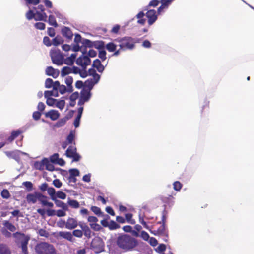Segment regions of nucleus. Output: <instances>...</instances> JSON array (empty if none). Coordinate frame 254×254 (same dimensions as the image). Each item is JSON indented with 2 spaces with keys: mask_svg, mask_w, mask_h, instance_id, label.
Wrapping results in <instances>:
<instances>
[{
  "mask_svg": "<svg viewBox=\"0 0 254 254\" xmlns=\"http://www.w3.org/2000/svg\"><path fill=\"white\" fill-rule=\"evenodd\" d=\"M64 42L63 39L60 36H57L53 39L52 44L55 46L62 44Z\"/></svg>",
  "mask_w": 254,
  "mask_h": 254,
  "instance_id": "c85d7f7f",
  "label": "nucleus"
},
{
  "mask_svg": "<svg viewBox=\"0 0 254 254\" xmlns=\"http://www.w3.org/2000/svg\"><path fill=\"white\" fill-rule=\"evenodd\" d=\"M38 198L37 200H38L41 204L44 206L46 202L47 201V197L43 195L42 193L39 192L37 193Z\"/></svg>",
  "mask_w": 254,
  "mask_h": 254,
  "instance_id": "f704fd0d",
  "label": "nucleus"
},
{
  "mask_svg": "<svg viewBox=\"0 0 254 254\" xmlns=\"http://www.w3.org/2000/svg\"><path fill=\"white\" fill-rule=\"evenodd\" d=\"M74 137L75 136L73 132H70L69 134L68 135L66 141L68 142V143L69 144L72 143L74 140Z\"/></svg>",
  "mask_w": 254,
  "mask_h": 254,
  "instance_id": "4d7b16f0",
  "label": "nucleus"
},
{
  "mask_svg": "<svg viewBox=\"0 0 254 254\" xmlns=\"http://www.w3.org/2000/svg\"><path fill=\"white\" fill-rule=\"evenodd\" d=\"M59 154L58 153H54L52 156H51L50 159V161L53 163L56 164L59 159Z\"/></svg>",
  "mask_w": 254,
  "mask_h": 254,
  "instance_id": "13d9d810",
  "label": "nucleus"
},
{
  "mask_svg": "<svg viewBox=\"0 0 254 254\" xmlns=\"http://www.w3.org/2000/svg\"><path fill=\"white\" fill-rule=\"evenodd\" d=\"M22 185L26 187L27 191H30L33 189V185L32 182L30 181L24 182Z\"/></svg>",
  "mask_w": 254,
  "mask_h": 254,
  "instance_id": "49530a36",
  "label": "nucleus"
},
{
  "mask_svg": "<svg viewBox=\"0 0 254 254\" xmlns=\"http://www.w3.org/2000/svg\"><path fill=\"white\" fill-rule=\"evenodd\" d=\"M56 195L58 198L62 199H65L66 196V194L62 191H58L56 193Z\"/></svg>",
  "mask_w": 254,
  "mask_h": 254,
  "instance_id": "bf43d9fd",
  "label": "nucleus"
},
{
  "mask_svg": "<svg viewBox=\"0 0 254 254\" xmlns=\"http://www.w3.org/2000/svg\"><path fill=\"white\" fill-rule=\"evenodd\" d=\"M160 1L159 0H151L149 3L148 4V5L146 7V8L144 9L145 10H147L148 9V8L151 7V6H152V7H156L158 4L159 3H160Z\"/></svg>",
  "mask_w": 254,
  "mask_h": 254,
  "instance_id": "c03bdc74",
  "label": "nucleus"
},
{
  "mask_svg": "<svg viewBox=\"0 0 254 254\" xmlns=\"http://www.w3.org/2000/svg\"><path fill=\"white\" fill-rule=\"evenodd\" d=\"M74 236L77 238H81L83 236L82 230L76 229L72 232V236Z\"/></svg>",
  "mask_w": 254,
  "mask_h": 254,
  "instance_id": "09e8293b",
  "label": "nucleus"
},
{
  "mask_svg": "<svg viewBox=\"0 0 254 254\" xmlns=\"http://www.w3.org/2000/svg\"><path fill=\"white\" fill-rule=\"evenodd\" d=\"M117 245L125 251H129L137 246L138 242L133 237L129 235L124 234L117 238Z\"/></svg>",
  "mask_w": 254,
  "mask_h": 254,
  "instance_id": "f257e3e1",
  "label": "nucleus"
},
{
  "mask_svg": "<svg viewBox=\"0 0 254 254\" xmlns=\"http://www.w3.org/2000/svg\"><path fill=\"white\" fill-rule=\"evenodd\" d=\"M82 45L81 46V49H83L82 53L86 54V48H91L93 46V42L89 39H83L82 41Z\"/></svg>",
  "mask_w": 254,
  "mask_h": 254,
  "instance_id": "dca6fc26",
  "label": "nucleus"
},
{
  "mask_svg": "<svg viewBox=\"0 0 254 254\" xmlns=\"http://www.w3.org/2000/svg\"><path fill=\"white\" fill-rule=\"evenodd\" d=\"M35 27L37 29L42 30L45 29V24L42 22H37L35 24Z\"/></svg>",
  "mask_w": 254,
  "mask_h": 254,
  "instance_id": "680f3d73",
  "label": "nucleus"
},
{
  "mask_svg": "<svg viewBox=\"0 0 254 254\" xmlns=\"http://www.w3.org/2000/svg\"><path fill=\"white\" fill-rule=\"evenodd\" d=\"M1 233L2 235H4L6 238H10L12 236L11 232L8 230H5V228L1 229Z\"/></svg>",
  "mask_w": 254,
  "mask_h": 254,
  "instance_id": "052dcab7",
  "label": "nucleus"
},
{
  "mask_svg": "<svg viewBox=\"0 0 254 254\" xmlns=\"http://www.w3.org/2000/svg\"><path fill=\"white\" fill-rule=\"evenodd\" d=\"M50 56L52 62L57 65H61L64 63V56L60 50L54 49L50 51Z\"/></svg>",
  "mask_w": 254,
  "mask_h": 254,
  "instance_id": "20e7f679",
  "label": "nucleus"
},
{
  "mask_svg": "<svg viewBox=\"0 0 254 254\" xmlns=\"http://www.w3.org/2000/svg\"><path fill=\"white\" fill-rule=\"evenodd\" d=\"M46 73L48 76L56 78L59 75L60 72L58 69H54L52 66H48L46 69Z\"/></svg>",
  "mask_w": 254,
  "mask_h": 254,
  "instance_id": "ddd939ff",
  "label": "nucleus"
},
{
  "mask_svg": "<svg viewBox=\"0 0 254 254\" xmlns=\"http://www.w3.org/2000/svg\"><path fill=\"white\" fill-rule=\"evenodd\" d=\"M62 34L63 36L68 40H71L72 38L73 33L69 27L64 26L62 29Z\"/></svg>",
  "mask_w": 254,
  "mask_h": 254,
  "instance_id": "a211bd4d",
  "label": "nucleus"
},
{
  "mask_svg": "<svg viewBox=\"0 0 254 254\" xmlns=\"http://www.w3.org/2000/svg\"><path fill=\"white\" fill-rule=\"evenodd\" d=\"M91 210L96 215H97L99 216L102 215V214H103V213L102 212V211L101 210V209L97 206H92L91 207Z\"/></svg>",
  "mask_w": 254,
  "mask_h": 254,
  "instance_id": "a18cd8bd",
  "label": "nucleus"
},
{
  "mask_svg": "<svg viewBox=\"0 0 254 254\" xmlns=\"http://www.w3.org/2000/svg\"><path fill=\"white\" fill-rule=\"evenodd\" d=\"M91 247L95 253H99L104 250V242L100 237H95L91 241Z\"/></svg>",
  "mask_w": 254,
  "mask_h": 254,
  "instance_id": "423d86ee",
  "label": "nucleus"
},
{
  "mask_svg": "<svg viewBox=\"0 0 254 254\" xmlns=\"http://www.w3.org/2000/svg\"><path fill=\"white\" fill-rule=\"evenodd\" d=\"M69 176L75 177L78 176L80 174L79 171L77 169H71L69 170Z\"/></svg>",
  "mask_w": 254,
  "mask_h": 254,
  "instance_id": "8fccbe9b",
  "label": "nucleus"
},
{
  "mask_svg": "<svg viewBox=\"0 0 254 254\" xmlns=\"http://www.w3.org/2000/svg\"><path fill=\"white\" fill-rule=\"evenodd\" d=\"M93 46L99 50H102L105 49V43L102 41L95 42Z\"/></svg>",
  "mask_w": 254,
  "mask_h": 254,
  "instance_id": "7c9ffc66",
  "label": "nucleus"
},
{
  "mask_svg": "<svg viewBox=\"0 0 254 254\" xmlns=\"http://www.w3.org/2000/svg\"><path fill=\"white\" fill-rule=\"evenodd\" d=\"M92 66L96 68L99 72H102L104 70V67L99 59H96L93 61Z\"/></svg>",
  "mask_w": 254,
  "mask_h": 254,
  "instance_id": "412c9836",
  "label": "nucleus"
},
{
  "mask_svg": "<svg viewBox=\"0 0 254 254\" xmlns=\"http://www.w3.org/2000/svg\"><path fill=\"white\" fill-rule=\"evenodd\" d=\"M160 2H161L162 4L158 8V13L159 14H160L161 13V12L165 8H167L168 7V6H169V5L171 3H169V2H168L167 1H162V0H161Z\"/></svg>",
  "mask_w": 254,
  "mask_h": 254,
  "instance_id": "72a5a7b5",
  "label": "nucleus"
},
{
  "mask_svg": "<svg viewBox=\"0 0 254 254\" xmlns=\"http://www.w3.org/2000/svg\"><path fill=\"white\" fill-rule=\"evenodd\" d=\"M44 161H45L44 166L46 167V169L49 171L54 170V166L50 163V161L47 158H44Z\"/></svg>",
  "mask_w": 254,
  "mask_h": 254,
  "instance_id": "c9c22d12",
  "label": "nucleus"
},
{
  "mask_svg": "<svg viewBox=\"0 0 254 254\" xmlns=\"http://www.w3.org/2000/svg\"><path fill=\"white\" fill-rule=\"evenodd\" d=\"M4 153L9 158H12L16 160L19 158V154L18 152L16 150L13 151H6Z\"/></svg>",
  "mask_w": 254,
  "mask_h": 254,
  "instance_id": "5701e85b",
  "label": "nucleus"
},
{
  "mask_svg": "<svg viewBox=\"0 0 254 254\" xmlns=\"http://www.w3.org/2000/svg\"><path fill=\"white\" fill-rule=\"evenodd\" d=\"M76 148L72 145L69 146L65 152L66 156L70 158H72L73 161H78L81 158L80 155L77 153Z\"/></svg>",
  "mask_w": 254,
  "mask_h": 254,
  "instance_id": "0eeeda50",
  "label": "nucleus"
},
{
  "mask_svg": "<svg viewBox=\"0 0 254 254\" xmlns=\"http://www.w3.org/2000/svg\"><path fill=\"white\" fill-rule=\"evenodd\" d=\"M167 217V212L165 210H164L162 213L161 221L158 222V224H162V225H165L166 222Z\"/></svg>",
  "mask_w": 254,
  "mask_h": 254,
  "instance_id": "4c0bfd02",
  "label": "nucleus"
},
{
  "mask_svg": "<svg viewBox=\"0 0 254 254\" xmlns=\"http://www.w3.org/2000/svg\"><path fill=\"white\" fill-rule=\"evenodd\" d=\"M63 223L65 224L66 228L69 230L74 229L78 226L77 220L76 219L71 217L68 218L66 222L64 221H63Z\"/></svg>",
  "mask_w": 254,
  "mask_h": 254,
  "instance_id": "1a4fd4ad",
  "label": "nucleus"
},
{
  "mask_svg": "<svg viewBox=\"0 0 254 254\" xmlns=\"http://www.w3.org/2000/svg\"><path fill=\"white\" fill-rule=\"evenodd\" d=\"M41 113L39 111L34 112L32 115L33 118L35 120H38L40 119Z\"/></svg>",
  "mask_w": 254,
  "mask_h": 254,
  "instance_id": "0e129e2a",
  "label": "nucleus"
},
{
  "mask_svg": "<svg viewBox=\"0 0 254 254\" xmlns=\"http://www.w3.org/2000/svg\"><path fill=\"white\" fill-rule=\"evenodd\" d=\"M71 73H72V69L71 67L65 66L63 68L61 71V75L64 76Z\"/></svg>",
  "mask_w": 254,
  "mask_h": 254,
  "instance_id": "c756f323",
  "label": "nucleus"
},
{
  "mask_svg": "<svg viewBox=\"0 0 254 254\" xmlns=\"http://www.w3.org/2000/svg\"><path fill=\"white\" fill-rule=\"evenodd\" d=\"M45 161L43 159L41 161H36L34 164V168L39 170H43L44 169Z\"/></svg>",
  "mask_w": 254,
  "mask_h": 254,
  "instance_id": "cd10ccee",
  "label": "nucleus"
},
{
  "mask_svg": "<svg viewBox=\"0 0 254 254\" xmlns=\"http://www.w3.org/2000/svg\"><path fill=\"white\" fill-rule=\"evenodd\" d=\"M48 22L50 25H52L55 27H57L58 26V24L56 21V18L53 15H49Z\"/></svg>",
  "mask_w": 254,
  "mask_h": 254,
  "instance_id": "2f4dec72",
  "label": "nucleus"
},
{
  "mask_svg": "<svg viewBox=\"0 0 254 254\" xmlns=\"http://www.w3.org/2000/svg\"><path fill=\"white\" fill-rule=\"evenodd\" d=\"M56 103V106L57 108H59L61 110H62L64 108V106H65L64 100H62L58 101H57V102Z\"/></svg>",
  "mask_w": 254,
  "mask_h": 254,
  "instance_id": "3c124183",
  "label": "nucleus"
},
{
  "mask_svg": "<svg viewBox=\"0 0 254 254\" xmlns=\"http://www.w3.org/2000/svg\"><path fill=\"white\" fill-rule=\"evenodd\" d=\"M90 90H86L85 89H84L81 92V96L80 97L82 98L84 101H86V102L88 101L91 97V93H90Z\"/></svg>",
  "mask_w": 254,
  "mask_h": 254,
  "instance_id": "a878e982",
  "label": "nucleus"
},
{
  "mask_svg": "<svg viewBox=\"0 0 254 254\" xmlns=\"http://www.w3.org/2000/svg\"><path fill=\"white\" fill-rule=\"evenodd\" d=\"M99 57L101 59L102 61H104L106 59V52L105 49L102 50H99Z\"/></svg>",
  "mask_w": 254,
  "mask_h": 254,
  "instance_id": "6e6d98bb",
  "label": "nucleus"
},
{
  "mask_svg": "<svg viewBox=\"0 0 254 254\" xmlns=\"http://www.w3.org/2000/svg\"><path fill=\"white\" fill-rule=\"evenodd\" d=\"M76 64L80 66L82 69H86L87 65L90 64L91 60L89 57L83 54L78 57L76 61Z\"/></svg>",
  "mask_w": 254,
  "mask_h": 254,
  "instance_id": "6e6552de",
  "label": "nucleus"
},
{
  "mask_svg": "<svg viewBox=\"0 0 254 254\" xmlns=\"http://www.w3.org/2000/svg\"><path fill=\"white\" fill-rule=\"evenodd\" d=\"M3 227L5 230H8L11 232H14L16 230V227L11 222L8 220H4L2 221Z\"/></svg>",
  "mask_w": 254,
  "mask_h": 254,
  "instance_id": "4468645a",
  "label": "nucleus"
},
{
  "mask_svg": "<svg viewBox=\"0 0 254 254\" xmlns=\"http://www.w3.org/2000/svg\"><path fill=\"white\" fill-rule=\"evenodd\" d=\"M145 14L143 11H140L136 16L138 19L137 23L144 25L146 22V19L144 18Z\"/></svg>",
  "mask_w": 254,
  "mask_h": 254,
  "instance_id": "4be33fe9",
  "label": "nucleus"
},
{
  "mask_svg": "<svg viewBox=\"0 0 254 254\" xmlns=\"http://www.w3.org/2000/svg\"><path fill=\"white\" fill-rule=\"evenodd\" d=\"M39 192H35L34 193H29L26 195V199L28 203H35L37 201Z\"/></svg>",
  "mask_w": 254,
  "mask_h": 254,
  "instance_id": "f3484780",
  "label": "nucleus"
},
{
  "mask_svg": "<svg viewBox=\"0 0 254 254\" xmlns=\"http://www.w3.org/2000/svg\"><path fill=\"white\" fill-rule=\"evenodd\" d=\"M68 203L73 208H78L80 206L79 202L76 200H70L68 201Z\"/></svg>",
  "mask_w": 254,
  "mask_h": 254,
  "instance_id": "a19ab883",
  "label": "nucleus"
},
{
  "mask_svg": "<svg viewBox=\"0 0 254 254\" xmlns=\"http://www.w3.org/2000/svg\"><path fill=\"white\" fill-rule=\"evenodd\" d=\"M125 218L127 221L128 223H130L131 224H134L135 223V221L134 219H133L132 214L131 213H127L125 215Z\"/></svg>",
  "mask_w": 254,
  "mask_h": 254,
  "instance_id": "37998d69",
  "label": "nucleus"
},
{
  "mask_svg": "<svg viewBox=\"0 0 254 254\" xmlns=\"http://www.w3.org/2000/svg\"><path fill=\"white\" fill-rule=\"evenodd\" d=\"M116 41L119 43V46L122 51L132 49L134 47L135 42L130 37H125L120 39H117Z\"/></svg>",
  "mask_w": 254,
  "mask_h": 254,
  "instance_id": "7ed1b4c3",
  "label": "nucleus"
},
{
  "mask_svg": "<svg viewBox=\"0 0 254 254\" xmlns=\"http://www.w3.org/2000/svg\"><path fill=\"white\" fill-rule=\"evenodd\" d=\"M29 238L25 237L20 241V247L23 254H29L27 249V245L28 244Z\"/></svg>",
  "mask_w": 254,
  "mask_h": 254,
  "instance_id": "6ab92c4d",
  "label": "nucleus"
},
{
  "mask_svg": "<svg viewBox=\"0 0 254 254\" xmlns=\"http://www.w3.org/2000/svg\"><path fill=\"white\" fill-rule=\"evenodd\" d=\"M39 189L41 190V191H45V190H47L48 189V184L47 183H44L42 184L39 187Z\"/></svg>",
  "mask_w": 254,
  "mask_h": 254,
  "instance_id": "774afa93",
  "label": "nucleus"
},
{
  "mask_svg": "<svg viewBox=\"0 0 254 254\" xmlns=\"http://www.w3.org/2000/svg\"><path fill=\"white\" fill-rule=\"evenodd\" d=\"M38 234L43 237H48L49 236V233L47 232L46 230L43 229H40L38 231Z\"/></svg>",
  "mask_w": 254,
  "mask_h": 254,
  "instance_id": "69168bd1",
  "label": "nucleus"
},
{
  "mask_svg": "<svg viewBox=\"0 0 254 254\" xmlns=\"http://www.w3.org/2000/svg\"><path fill=\"white\" fill-rule=\"evenodd\" d=\"M58 90L61 94H63L67 91L66 86L64 85H60L58 88Z\"/></svg>",
  "mask_w": 254,
  "mask_h": 254,
  "instance_id": "338daca9",
  "label": "nucleus"
},
{
  "mask_svg": "<svg viewBox=\"0 0 254 254\" xmlns=\"http://www.w3.org/2000/svg\"><path fill=\"white\" fill-rule=\"evenodd\" d=\"M56 102L57 100L53 98H47L46 100V104L49 106H53Z\"/></svg>",
  "mask_w": 254,
  "mask_h": 254,
  "instance_id": "5fc2aeb1",
  "label": "nucleus"
},
{
  "mask_svg": "<svg viewBox=\"0 0 254 254\" xmlns=\"http://www.w3.org/2000/svg\"><path fill=\"white\" fill-rule=\"evenodd\" d=\"M116 47L117 45L113 42H110L108 43L106 46L107 50L110 52L115 51Z\"/></svg>",
  "mask_w": 254,
  "mask_h": 254,
  "instance_id": "473e14b6",
  "label": "nucleus"
},
{
  "mask_svg": "<svg viewBox=\"0 0 254 254\" xmlns=\"http://www.w3.org/2000/svg\"><path fill=\"white\" fill-rule=\"evenodd\" d=\"M45 116L46 118H49L52 121H55L59 118L60 113L57 110H51L45 113Z\"/></svg>",
  "mask_w": 254,
  "mask_h": 254,
  "instance_id": "9b49d317",
  "label": "nucleus"
},
{
  "mask_svg": "<svg viewBox=\"0 0 254 254\" xmlns=\"http://www.w3.org/2000/svg\"><path fill=\"white\" fill-rule=\"evenodd\" d=\"M26 18L30 20L34 18L36 21H47V15L45 12L40 13L36 11L34 13L32 10H28L26 14Z\"/></svg>",
  "mask_w": 254,
  "mask_h": 254,
  "instance_id": "39448f33",
  "label": "nucleus"
},
{
  "mask_svg": "<svg viewBox=\"0 0 254 254\" xmlns=\"http://www.w3.org/2000/svg\"><path fill=\"white\" fill-rule=\"evenodd\" d=\"M88 74H89V75L92 76L93 78H99V79H100V76L97 74L94 69L90 68L88 70Z\"/></svg>",
  "mask_w": 254,
  "mask_h": 254,
  "instance_id": "58836bf2",
  "label": "nucleus"
},
{
  "mask_svg": "<svg viewBox=\"0 0 254 254\" xmlns=\"http://www.w3.org/2000/svg\"><path fill=\"white\" fill-rule=\"evenodd\" d=\"M48 193L51 196V198L53 200H54V196L55 195V190L53 187H49L47 189Z\"/></svg>",
  "mask_w": 254,
  "mask_h": 254,
  "instance_id": "603ef678",
  "label": "nucleus"
},
{
  "mask_svg": "<svg viewBox=\"0 0 254 254\" xmlns=\"http://www.w3.org/2000/svg\"><path fill=\"white\" fill-rule=\"evenodd\" d=\"M33 254H57L54 246L48 242H40L36 244Z\"/></svg>",
  "mask_w": 254,
  "mask_h": 254,
  "instance_id": "f03ea898",
  "label": "nucleus"
},
{
  "mask_svg": "<svg viewBox=\"0 0 254 254\" xmlns=\"http://www.w3.org/2000/svg\"><path fill=\"white\" fill-rule=\"evenodd\" d=\"M59 235L71 242H73L74 241V239L72 236V233L68 231H60L59 233Z\"/></svg>",
  "mask_w": 254,
  "mask_h": 254,
  "instance_id": "2eb2a0df",
  "label": "nucleus"
},
{
  "mask_svg": "<svg viewBox=\"0 0 254 254\" xmlns=\"http://www.w3.org/2000/svg\"><path fill=\"white\" fill-rule=\"evenodd\" d=\"M70 118V117H68L67 116L60 119L56 123V126L58 127H60L64 125L66 121Z\"/></svg>",
  "mask_w": 254,
  "mask_h": 254,
  "instance_id": "e433bc0d",
  "label": "nucleus"
},
{
  "mask_svg": "<svg viewBox=\"0 0 254 254\" xmlns=\"http://www.w3.org/2000/svg\"><path fill=\"white\" fill-rule=\"evenodd\" d=\"M155 235H164L165 234V225H161L157 230L151 231Z\"/></svg>",
  "mask_w": 254,
  "mask_h": 254,
  "instance_id": "393cba45",
  "label": "nucleus"
},
{
  "mask_svg": "<svg viewBox=\"0 0 254 254\" xmlns=\"http://www.w3.org/2000/svg\"><path fill=\"white\" fill-rule=\"evenodd\" d=\"M173 185V189L177 191H179L181 190L183 186L182 184L179 181L174 182Z\"/></svg>",
  "mask_w": 254,
  "mask_h": 254,
  "instance_id": "de8ad7c7",
  "label": "nucleus"
},
{
  "mask_svg": "<svg viewBox=\"0 0 254 254\" xmlns=\"http://www.w3.org/2000/svg\"><path fill=\"white\" fill-rule=\"evenodd\" d=\"M99 80L100 79L97 78H96V79L91 78L87 79L84 82V89L85 88H87L88 90H91L93 88L94 85L99 82Z\"/></svg>",
  "mask_w": 254,
  "mask_h": 254,
  "instance_id": "f8f14e48",
  "label": "nucleus"
},
{
  "mask_svg": "<svg viewBox=\"0 0 254 254\" xmlns=\"http://www.w3.org/2000/svg\"><path fill=\"white\" fill-rule=\"evenodd\" d=\"M146 16L148 18V23L150 26L152 25L157 19L156 12L154 9L148 10L146 13Z\"/></svg>",
  "mask_w": 254,
  "mask_h": 254,
  "instance_id": "9d476101",
  "label": "nucleus"
},
{
  "mask_svg": "<svg viewBox=\"0 0 254 254\" xmlns=\"http://www.w3.org/2000/svg\"><path fill=\"white\" fill-rule=\"evenodd\" d=\"M0 254H11L8 247L4 244H0Z\"/></svg>",
  "mask_w": 254,
  "mask_h": 254,
  "instance_id": "b1692460",
  "label": "nucleus"
},
{
  "mask_svg": "<svg viewBox=\"0 0 254 254\" xmlns=\"http://www.w3.org/2000/svg\"><path fill=\"white\" fill-rule=\"evenodd\" d=\"M90 225L91 228L95 231H99L101 229V226L96 223H90Z\"/></svg>",
  "mask_w": 254,
  "mask_h": 254,
  "instance_id": "e2e57ef3",
  "label": "nucleus"
},
{
  "mask_svg": "<svg viewBox=\"0 0 254 254\" xmlns=\"http://www.w3.org/2000/svg\"><path fill=\"white\" fill-rule=\"evenodd\" d=\"M79 226L82 230L83 234L88 238H91L92 231L89 227L85 224H80Z\"/></svg>",
  "mask_w": 254,
  "mask_h": 254,
  "instance_id": "aec40b11",
  "label": "nucleus"
},
{
  "mask_svg": "<svg viewBox=\"0 0 254 254\" xmlns=\"http://www.w3.org/2000/svg\"><path fill=\"white\" fill-rule=\"evenodd\" d=\"M54 82L53 80L51 78H47L45 83V86L47 88H50L51 87H53Z\"/></svg>",
  "mask_w": 254,
  "mask_h": 254,
  "instance_id": "864d4df0",
  "label": "nucleus"
},
{
  "mask_svg": "<svg viewBox=\"0 0 254 254\" xmlns=\"http://www.w3.org/2000/svg\"><path fill=\"white\" fill-rule=\"evenodd\" d=\"M1 196L4 198L7 199L11 196L8 190L4 189L1 192Z\"/></svg>",
  "mask_w": 254,
  "mask_h": 254,
  "instance_id": "79ce46f5",
  "label": "nucleus"
},
{
  "mask_svg": "<svg viewBox=\"0 0 254 254\" xmlns=\"http://www.w3.org/2000/svg\"><path fill=\"white\" fill-rule=\"evenodd\" d=\"M73 83V78L71 76H68L65 79V83L67 86V91L68 92H72L73 91V87L72 84Z\"/></svg>",
  "mask_w": 254,
  "mask_h": 254,
  "instance_id": "bb28decb",
  "label": "nucleus"
},
{
  "mask_svg": "<svg viewBox=\"0 0 254 254\" xmlns=\"http://www.w3.org/2000/svg\"><path fill=\"white\" fill-rule=\"evenodd\" d=\"M110 230H115L120 227V226L113 220L110 221L108 226Z\"/></svg>",
  "mask_w": 254,
  "mask_h": 254,
  "instance_id": "ea45409f",
  "label": "nucleus"
}]
</instances>
